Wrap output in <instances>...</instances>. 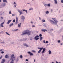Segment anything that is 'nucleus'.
<instances>
[{
  "label": "nucleus",
  "mask_w": 63,
  "mask_h": 63,
  "mask_svg": "<svg viewBox=\"0 0 63 63\" xmlns=\"http://www.w3.org/2000/svg\"><path fill=\"white\" fill-rule=\"evenodd\" d=\"M31 31H28V30H26L23 31L22 33L21 34V35L22 36H24L25 35L28 34V36H30V35H31Z\"/></svg>",
  "instance_id": "obj_1"
},
{
  "label": "nucleus",
  "mask_w": 63,
  "mask_h": 63,
  "mask_svg": "<svg viewBox=\"0 0 63 63\" xmlns=\"http://www.w3.org/2000/svg\"><path fill=\"white\" fill-rule=\"evenodd\" d=\"M52 19H53V20L54 21V23H55V24H57V23H58V21L56 19V18H52Z\"/></svg>",
  "instance_id": "obj_2"
},
{
  "label": "nucleus",
  "mask_w": 63,
  "mask_h": 63,
  "mask_svg": "<svg viewBox=\"0 0 63 63\" xmlns=\"http://www.w3.org/2000/svg\"><path fill=\"white\" fill-rule=\"evenodd\" d=\"M17 11H18V12H19V13H20L19 14V16H20V15H21L22 14H23V12L22 11L20 10L19 9L17 10Z\"/></svg>",
  "instance_id": "obj_3"
},
{
  "label": "nucleus",
  "mask_w": 63,
  "mask_h": 63,
  "mask_svg": "<svg viewBox=\"0 0 63 63\" xmlns=\"http://www.w3.org/2000/svg\"><path fill=\"white\" fill-rule=\"evenodd\" d=\"M27 53L28 54H29L30 56H33L34 55V54L30 51L28 52Z\"/></svg>",
  "instance_id": "obj_4"
},
{
  "label": "nucleus",
  "mask_w": 63,
  "mask_h": 63,
  "mask_svg": "<svg viewBox=\"0 0 63 63\" xmlns=\"http://www.w3.org/2000/svg\"><path fill=\"white\" fill-rule=\"evenodd\" d=\"M38 49H40V50L38 52V53H40L41 52V51H42V49H43V47H42V48L38 47Z\"/></svg>",
  "instance_id": "obj_5"
},
{
  "label": "nucleus",
  "mask_w": 63,
  "mask_h": 63,
  "mask_svg": "<svg viewBox=\"0 0 63 63\" xmlns=\"http://www.w3.org/2000/svg\"><path fill=\"white\" fill-rule=\"evenodd\" d=\"M39 35H36L35 37L34 38V39L36 40V41H37V40H38L39 39Z\"/></svg>",
  "instance_id": "obj_6"
},
{
  "label": "nucleus",
  "mask_w": 63,
  "mask_h": 63,
  "mask_svg": "<svg viewBox=\"0 0 63 63\" xmlns=\"http://www.w3.org/2000/svg\"><path fill=\"white\" fill-rule=\"evenodd\" d=\"M21 18L23 20H24V19H25V17L23 15H22L21 16Z\"/></svg>",
  "instance_id": "obj_7"
},
{
  "label": "nucleus",
  "mask_w": 63,
  "mask_h": 63,
  "mask_svg": "<svg viewBox=\"0 0 63 63\" xmlns=\"http://www.w3.org/2000/svg\"><path fill=\"white\" fill-rule=\"evenodd\" d=\"M23 45L24 46H25V47H29V46L26 43H23Z\"/></svg>",
  "instance_id": "obj_8"
},
{
  "label": "nucleus",
  "mask_w": 63,
  "mask_h": 63,
  "mask_svg": "<svg viewBox=\"0 0 63 63\" xmlns=\"http://www.w3.org/2000/svg\"><path fill=\"white\" fill-rule=\"evenodd\" d=\"M41 30L42 32H45V31H47V30L46 29H42Z\"/></svg>",
  "instance_id": "obj_9"
},
{
  "label": "nucleus",
  "mask_w": 63,
  "mask_h": 63,
  "mask_svg": "<svg viewBox=\"0 0 63 63\" xmlns=\"http://www.w3.org/2000/svg\"><path fill=\"white\" fill-rule=\"evenodd\" d=\"M5 61H6V60H5V59H3L2 60V61H1V63H3L4 62H5Z\"/></svg>",
  "instance_id": "obj_10"
},
{
  "label": "nucleus",
  "mask_w": 63,
  "mask_h": 63,
  "mask_svg": "<svg viewBox=\"0 0 63 63\" xmlns=\"http://www.w3.org/2000/svg\"><path fill=\"white\" fill-rule=\"evenodd\" d=\"M18 17H16V24L18 23Z\"/></svg>",
  "instance_id": "obj_11"
},
{
  "label": "nucleus",
  "mask_w": 63,
  "mask_h": 63,
  "mask_svg": "<svg viewBox=\"0 0 63 63\" xmlns=\"http://www.w3.org/2000/svg\"><path fill=\"white\" fill-rule=\"evenodd\" d=\"M45 50H46V48H44L43 49V51H42V53H44V52L45 51Z\"/></svg>",
  "instance_id": "obj_12"
},
{
  "label": "nucleus",
  "mask_w": 63,
  "mask_h": 63,
  "mask_svg": "<svg viewBox=\"0 0 63 63\" xmlns=\"http://www.w3.org/2000/svg\"><path fill=\"white\" fill-rule=\"evenodd\" d=\"M10 61L11 62H14V60L13 59V58H11L10 59Z\"/></svg>",
  "instance_id": "obj_13"
},
{
  "label": "nucleus",
  "mask_w": 63,
  "mask_h": 63,
  "mask_svg": "<svg viewBox=\"0 0 63 63\" xmlns=\"http://www.w3.org/2000/svg\"><path fill=\"white\" fill-rule=\"evenodd\" d=\"M42 25H43L45 27H46L47 26V24H43Z\"/></svg>",
  "instance_id": "obj_14"
},
{
  "label": "nucleus",
  "mask_w": 63,
  "mask_h": 63,
  "mask_svg": "<svg viewBox=\"0 0 63 63\" xmlns=\"http://www.w3.org/2000/svg\"><path fill=\"white\" fill-rule=\"evenodd\" d=\"M5 57L6 58H9V56L8 55H6L5 56Z\"/></svg>",
  "instance_id": "obj_15"
},
{
  "label": "nucleus",
  "mask_w": 63,
  "mask_h": 63,
  "mask_svg": "<svg viewBox=\"0 0 63 63\" xmlns=\"http://www.w3.org/2000/svg\"><path fill=\"white\" fill-rule=\"evenodd\" d=\"M4 3H8V1L7 0H3Z\"/></svg>",
  "instance_id": "obj_16"
},
{
  "label": "nucleus",
  "mask_w": 63,
  "mask_h": 63,
  "mask_svg": "<svg viewBox=\"0 0 63 63\" xmlns=\"http://www.w3.org/2000/svg\"><path fill=\"white\" fill-rule=\"evenodd\" d=\"M55 3V4H57V1L56 0H54Z\"/></svg>",
  "instance_id": "obj_17"
},
{
  "label": "nucleus",
  "mask_w": 63,
  "mask_h": 63,
  "mask_svg": "<svg viewBox=\"0 0 63 63\" xmlns=\"http://www.w3.org/2000/svg\"><path fill=\"white\" fill-rule=\"evenodd\" d=\"M14 56V55L12 54L11 56L10 57H11V58H13V57Z\"/></svg>",
  "instance_id": "obj_18"
},
{
  "label": "nucleus",
  "mask_w": 63,
  "mask_h": 63,
  "mask_svg": "<svg viewBox=\"0 0 63 63\" xmlns=\"http://www.w3.org/2000/svg\"><path fill=\"white\" fill-rule=\"evenodd\" d=\"M12 21V20H8V22H7V24H9L10 23V22H11Z\"/></svg>",
  "instance_id": "obj_19"
},
{
  "label": "nucleus",
  "mask_w": 63,
  "mask_h": 63,
  "mask_svg": "<svg viewBox=\"0 0 63 63\" xmlns=\"http://www.w3.org/2000/svg\"><path fill=\"white\" fill-rule=\"evenodd\" d=\"M47 7H50V3H49L47 4Z\"/></svg>",
  "instance_id": "obj_20"
},
{
  "label": "nucleus",
  "mask_w": 63,
  "mask_h": 63,
  "mask_svg": "<svg viewBox=\"0 0 63 63\" xmlns=\"http://www.w3.org/2000/svg\"><path fill=\"white\" fill-rule=\"evenodd\" d=\"M59 31H63V28H62L61 29H60V30Z\"/></svg>",
  "instance_id": "obj_21"
},
{
  "label": "nucleus",
  "mask_w": 63,
  "mask_h": 63,
  "mask_svg": "<svg viewBox=\"0 0 63 63\" xmlns=\"http://www.w3.org/2000/svg\"><path fill=\"white\" fill-rule=\"evenodd\" d=\"M22 11L24 12H26V13H27V11L26 10H25V9H23L22 10Z\"/></svg>",
  "instance_id": "obj_22"
},
{
  "label": "nucleus",
  "mask_w": 63,
  "mask_h": 63,
  "mask_svg": "<svg viewBox=\"0 0 63 63\" xmlns=\"http://www.w3.org/2000/svg\"><path fill=\"white\" fill-rule=\"evenodd\" d=\"M49 12L48 11H47L45 12V13L46 14H49Z\"/></svg>",
  "instance_id": "obj_23"
},
{
  "label": "nucleus",
  "mask_w": 63,
  "mask_h": 63,
  "mask_svg": "<svg viewBox=\"0 0 63 63\" xmlns=\"http://www.w3.org/2000/svg\"><path fill=\"white\" fill-rule=\"evenodd\" d=\"M3 24H1L0 25V26L2 27H4V26H3Z\"/></svg>",
  "instance_id": "obj_24"
},
{
  "label": "nucleus",
  "mask_w": 63,
  "mask_h": 63,
  "mask_svg": "<svg viewBox=\"0 0 63 63\" xmlns=\"http://www.w3.org/2000/svg\"><path fill=\"white\" fill-rule=\"evenodd\" d=\"M33 10L32 8H31L29 9V11H31V10Z\"/></svg>",
  "instance_id": "obj_25"
},
{
  "label": "nucleus",
  "mask_w": 63,
  "mask_h": 63,
  "mask_svg": "<svg viewBox=\"0 0 63 63\" xmlns=\"http://www.w3.org/2000/svg\"><path fill=\"white\" fill-rule=\"evenodd\" d=\"M48 52H49V54H50L51 53V51L50 50L48 51Z\"/></svg>",
  "instance_id": "obj_26"
},
{
  "label": "nucleus",
  "mask_w": 63,
  "mask_h": 63,
  "mask_svg": "<svg viewBox=\"0 0 63 63\" xmlns=\"http://www.w3.org/2000/svg\"><path fill=\"white\" fill-rule=\"evenodd\" d=\"M13 25H14L13 24H11L9 25V26H10V27H11V26H13Z\"/></svg>",
  "instance_id": "obj_27"
},
{
  "label": "nucleus",
  "mask_w": 63,
  "mask_h": 63,
  "mask_svg": "<svg viewBox=\"0 0 63 63\" xmlns=\"http://www.w3.org/2000/svg\"><path fill=\"white\" fill-rule=\"evenodd\" d=\"M6 5V4L5 3H4L3 4V7H5Z\"/></svg>",
  "instance_id": "obj_28"
},
{
  "label": "nucleus",
  "mask_w": 63,
  "mask_h": 63,
  "mask_svg": "<svg viewBox=\"0 0 63 63\" xmlns=\"http://www.w3.org/2000/svg\"><path fill=\"white\" fill-rule=\"evenodd\" d=\"M19 60V57H18L16 59V62H17V61H18Z\"/></svg>",
  "instance_id": "obj_29"
},
{
  "label": "nucleus",
  "mask_w": 63,
  "mask_h": 63,
  "mask_svg": "<svg viewBox=\"0 0 63 63\" xmlns=\"http://www.w3.org/2000/svg\"><path fill=\"white\" fill-rule=\"evenodd\" d=\"M18 27H20L21 26V24H18Z\"/></svg>",
  "instance_id": "obj_30"
},
{
  "label": "nucleus",
  "mask_w": 63,
  "mask_h": 63,
  "mask_svg": "<svg viewBox=\"0 0 63 63\" xmlns=\"http://www.w3.org/2000/svg\"><path fill=\"white\" fill-rule=\"evenodd\" d=\"M17 30H18V29H17L16 30H13V31H17Z\"/></svg>",
  "instance_id": "obj_31"
},
{
  "label": "nucleus",
  "mask_w": 63,
  "mask_h": 63,
  "mask_svg": "<svg viewBox=\"0 0 63 63\" xmlns=\"http://www.w3.org/2000/svg\"><path fill=\"white\" fill-rule=\"evenodd\" d=\"M20 58H22L23 57V56L22 55H20L19 56Z\"/></svg>",
  "instance_id": "obj_32"
},
{
  "label": "nucleus",
  "mask_w": 63,
  "mask_h": 63,
  "mask_svg": "<svg viewBox=\"0 0 63 63\" xmlns=\"http://www.w3.org/2000/svg\"><path fill=\"white\" fill-rule=\"evenodd\" d=\"M42 22H46V21L44 20H42Z\"/></svg>",
  "instance_id": "obj_33"
},
{
  "label": "nucleus",
  "mask_w": 63,
  "mask_h": 63,
  "mask_svg": "<svg viewBox=\"0 0 63 63\" xmlns=\"http://www.w3.org/2000/svg\"><path fill=\"white\" fill-rule=\"evenodd\" d=\"M6 34H7V35H8L9 36H10V34L8 33L7 32H5Z\"/></svg>",
  "instance_id": "obj_34"
},
{
  "label": "nucleus",
  "mask_w": 63,
  "mask_h": 63,
  "mask_svg": "<svg viewBox=\"0 0 63 63\" xmlns=\"http://www.w3.org/2000/svg\"><path fill=\"white\" fill-rule=\"evenodd\" d=\"M57 43L58 44H59L60 43V40H59L57 41Z\"/></svg>",
  "instance_id": "obj_35"
},
{
  "label": "nucleus",
  "mask_w": 63,
  "mask_h": 63,
  "mask_svg": "<svg viewBox=\"0 0 63 63\" xmlns=\"http://www.w3.org/2000/svg\"><path fill=\"white\" fill-rule=\"evenodd\" d=\"M43 39V37H40V41H41V40H42V39Z\"/></svg>",
  "instance_id": "obj_36"
},
{
  "label": "nucleus",
  "mask_w": 63,
  "mask_h": 63,
  "mask_svg": "<svg viewBox=\"0 0 63 63\" xmlns=\"http://www.w3.org/2000/svg\"><path fill=\"white\" fill-rule=\"evenodd\" d=\"M44 6L46 7H47V4H45L44 5Z\"/></svg>",
  "instance_id": "obj_37"
},
{
  "label": "nucleus",
  "mask_w": 63,
  "mask_h": 63,
  "mask_svg": "<svg viewBox=\"0 0 63 63\" xmlns=\"http://www.w3.org/2000/svg\"><path fill=\"white\" fill-rule=\"evenodd\" d=\"M39 20H42V18H41L40 17H39Z\"/></svg>",
  "instance_id": "obj_38"
},
{
  "label": "nucleus",
  "mask_w": 63,
  "mask_h": 63,
  "mask_svg": "<svg viewBox=\"0 0 63 63\" xmlns=\"http://www.w3.org/2000/svg\"><path fill=\"white\" fill-rule=\"evenodd\" d=\"M42 34H40L39 36L40 37H42Z\"/></svg>",
  "instance_id": "obj_39"
},
{
  "label": "nucleus",
  "mask_w": 63,
  "mask_h": 63,
  "mask_svg": "<svg viewBox=\"0 0 63 63\" xmlns=\"http://www.w3.org/2000/svg\"><path fill=\"white\" fill-rule=\"evenodd\" d=\"M61 2L62 3H63V0H61Z\"/></svg>",
  "instance_id": "obj_40"
},
{
  "label": "nucleus",
  "mask_w": 63,
  "mask_h": 63,
  "mask_svg": "<svg viewBox=\"0 0 63 63\" xmlns=\"http://www.w3.org/2000/svg\"><path fill=\"white\" fill-rule=\"evenodd\" d=\"M14 60H16V58L15 57H13V58Z\"/></svg>",
  "instance_id": "obj_41"
},
{
  "label": "nucleus",
  "mask_w": 63,
  "mask_h": 63,
  "mask_svg": "<svg viewBox=\"0 0 63 63\" xmlns=\"http://www.w3.org/2000/svg\"><path fill=\"white\" fill-rule=\"evenodd\" d=\"M43 42L44 43H46V42H45V40H43Z\"/></svg>",
  "instance_id": "obj_42"
},
{
  "label": "nucleus",
  "mask_w": 63,
  "mask_h": 63,
  "mask_svg": "<svg viewBox=\"0 0 63 63\" xmlns=\"http://www.w3.org/2000/svg\"><path fill=\"white\" fill-rule=\"evenodd\" d=\"M1 44H4L5 43V42L3 41L2 42H1Z\"/></svg>",
  "instance_id": "obj_43"
},
{
  "label": "nucleus",
  "mask_w": 63,
  "mask_h": 63,
  "mask_svg": "<svg viewBox=\"0 0 63 63\" xmlns=\"http://www.w3.org/2000/svg\"><path fill=\"white\" fill-rule=\"evenodd\" d=\"M1 53L2 54H3V53H4V52L3 51H2L1 52Z\"/></svg>",
  "instance_id": "obj_44"
},
{
  "label": "nucleus",
  "mask_w": 63,
  "mask_h": 63,
  "mask_svg": "<svg viewBox=\"0 0 63 63\" xmlns=\"http://www.w3.org/2000/svg\"><path fill=\"white\" fill-rule=\"evenodd\" d=\"M15 22V19L13 21V22Z\"/></svg>",
  "instance_id": "obj_45"
},
{
  "label": "nucleus",
  "mask_w": 63,
  "mask_h": 63,
  "mask_svg": "<svg viewBox=\"0 0 63 63\" xmlns=\"http://www.w3.org/2000/svg\"><path fill=\"white\" fill-rule=\"evenodd\" d=\"M16 5H17L16 4H15L14 5L15 7H16Z\"/></svg>",
  "instance_id": "obj_46"
},
{
  "label": "nucleus",
  "mask_w": 63,
  "mask_h": 63,
  "mask_svg": "<svg viewBox=\"0 0 63 63\" xmlns=\"http://www.w3.org/2000/svg\"><path fill=\"white\" fill-rule=\"evenodd\" d=\"M15 14H12V16H15Z\"/></svg>",
  "instance_id": "obj_47"
},
{
  "label": "nucleus",
  "mask_w": 63,
  "mask_h": 63,
  "mask_svg": "<svg viewBox=\"0 0 63 63\" xmlns=\"http://www.w3.org/2000/svg\"><path fill=\"white\" fill-rule=\"evenodd\" d=\"M4 32H3V31H2L1 32H0V33H3Z\"/></svg>",
  "instance_id": "obj_48"
},
{
  "label": "nucleus",
  "mask_w": 63,
  "mask_h": 63,
  "mask_svg": "<svg viewBox=\"0 0 63 63\" xmlns=\"http://www.w3.org/2000/svg\"><path fill=\"white\" fill-rule=\"evenodd\" d=\"M33 22L32 21H31V23H32V24H33Z\"/></svg>",
  "instance_id": "obj_49"
},
{
  "label": "nucleus",
  "mask_w": 63,
  "mask_h": 63,
  "mask_svg": "<svg viewBox=\"0 0 63 63\" xmlns=\"http://www.w3.org/2000/svg\"><path fill=\"white\" fill-rule=\"evenodd\" d=\"M50 34L51 35H53V34L51 33H50Z\"/></svg>",
  "instance_id": "obj_50"
},
{
  "label": "nucleus",
  "mask_w": 63,
  "mask_h": 63,
  "mask_svg": "<svg viewBox=\"0 0 63 63\" xmlns=\"http://www.w3.org/2000/svg\"><path fill=\"white\" fill-rule=\"evenodd\" d=\"M2 56H1L0 58V59H2Z\"/></svg>",
  "instance_id": "obj_51"
},
{
  "label": "nucleus",
  "mask_w": 63,
  "mask_h": 63,
  "mask_svg": "<svg viewBox=\"0 0 63 63\" xmlns=\"http://www.w3.org/2000/svg\"><path fill=\"white\" fill-rule=\"evenodd\" d=\"M48 41H46L45 43H48Z\"/></svg>",
  "instance_id": "obj_52"
},
{
  "label": "nucleus",
  "mask_w": 63,
  "mask_h": 63,
  "mask_svg": "<svg viewBox=\"0 0 63 63\" xmlns=\"http://www.w3.org/2000/svg\"><path fill=\"white\" fill-rule=\"evenodd\" d=\"M56 63H61V62H59V63L57 61L56 62Z\"/></svg>",
  "instance_id": "obj_53"
},
{
  "label": "nucleus",
  "mask_w": 63,
  "mask_h": 63,
  "mask_svg": "<svg viewBox=\"0 0 63 63\" xmlns=\"http://www.w3.org/2000/svg\"><path fill=\"white\" fill-rule=\"evenodd\" d=\"M53 21V20H50V22H52V21Z\"/></svg>",
  "instance_id": "obj_54"
},
{
  "label": "nucleus",
  "mask_w": 63,
  "mask_h": 63,
  "mask_svg": "<svg viewBox=\"0 0 63 63\" xmlns=\"http://www.w3.org/2000/svg\"><path fill=\"white\" fill-rule=\"evenodd\" d=\"M9 14H11V11L10 10V11H9Z\"/></svg>",
  "instance_id": "obj_55"
},
{
  "label": "nucleus",
  "mask_w": 63,
  "mask_h": 63,
  "mask_svg": "<svg viewBox=\"0 0 63 63\" xmlns=\"http://www.w3.org/2000/svg\"><path fill=\"white\" fill-rule=\"evenodd\" d=\"M32 27H35V26L34 25H33L32 26Z\"/></svg>",
  "instance_id": "obj_56"
},
{
  "label": "nucleus",
  "mask_w": 63,
  "mask_h": 63,
  "mask_svg": "<svg viewBox=\"0 0 63 63\" xmlns=\"http://www.w3.org/2000/svg\"><path fill=\"white\" fill-rule=\"evenodd\" d=\"M13 4H15V5H16V2H14V3H13Z\"/></svg>",
  "instance_id": "obj_57"
},
{
  "label": "nucleus",
  "mask_w": 63,
  "mask_h": 63,
  "mask_svg": "<svg viewBox=\"0 0 63 63\" xmlns=\"http://www.w3.org/2000/svg\"><path fill=\"white\" fill-rule=\"evenodd\" d=\"M25 60L26 61H28V59H26Z\"/></svg>",
  "instance_id": "obj_58"
},
{
  "label": "nucleus",
  "mask_w": 63,
  "mask_h": 63,
  "mask_svg": "<svg viewBox=\"0 0 63 63\" xmlns=\"http://www.w3.org/2000/svg\"><path fill=\"white\" fill-rule=\"evenodd\" d=\"M52 23H54V21H52Z\"/></svg>",
  "instance_id": "obj_59"
},
{
  "label": "nucleus",
  "mask_w": 63,
  "mask_h": 63,
  "mask_svg": "<svg viewBox=\"0 0 63 63\" xmlns=\"http://www.w3.org/2000/svg\"><path fill=\"white\" fill-rule=\"evenodd\" d=\"M32 52H36V51H34V50H32Z\"/></svg>",
  "instance_id": "obj_60"
},
{
  "label": "nucleus",
  "mask_w": 63,
  "mask_h": 63,
  "mask_svg": "<svg viewBox=\"0 0 63 63\" xmlns=\"http://www.w3.org/2000/svg\"><path fill=\"white\" fill-rule=\"evenodd\" d=\"M10 43L12 44H14V42H11Z\"/></svg>",
  "instance_id": "obj_61"
},
{
  "label": "nucleus",
  "mask_w": 63,
  "mask_h": 63,
  "mask_svg": "<svg viewBox=\"0 0 63 63\" xmlns=\"http://www.w3.org/2000/svg\"><path fill=\"white\" fill-rule=\"evenodd\" d=\"M5 23V22H3V23H1V24H4Z\"/></svg>",
  "instance_id": "obj_62"
},
{
  "label": "nucleus",
  "mask_w": 63,
  "mask_h": 63,
  "mask_svg": "<svg viewBox=\"0 0 63 63\" xmlns=\"http://www.w3.org/2000/svg\"><path fill=\"white\" fill-rule=\"evenodd\" d=\"M60 45H63V44H62V43H61V44H60Z\"/></svg>",
  "instance_id": "obj_63"
},
{
  "label": "nucleus",
  "mask_w": 63,
  "mask_h": 63,
  "mask_svg": "<svg viewBox=\"0 0 63 63\" xmlns=\"http://www.w3.org/2000/svg\"><path fill=\"white\" fill-rule=\"evenodd\" d=\"M10 63H14V62H10Z\"/></svg>",
  "instance_id": "obj_64"
}]
</instances>
